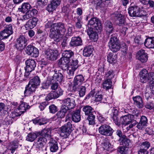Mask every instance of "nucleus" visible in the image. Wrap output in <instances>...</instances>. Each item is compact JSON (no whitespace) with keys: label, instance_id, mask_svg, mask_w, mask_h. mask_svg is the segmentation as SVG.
Instances as JSON below:
<instances>
[{"label":"nucleus","instance_id":"603ef678","mask_svg":"<svg viewBox=\"0 0 154 154\" xmlns=\"http://www.w3.org/2000/svg\"><path fill=\"white\" fill-rule=\"evenodd\" d=\"M134 41L135 43L138 45H141L144 43L143 39L141 38L140 35L136 36L134 39Z\"/></svg>","mask_w":154,"mask_h":154},{"label":"nucleus","instance_id":"052dcab7","mask_svg":"<svg viewBox=\"0 0 154 154\" xmlns=\"http://www.w3.org/2000/svg\"><path fill=\"white\" fill-rule=\"evenodd\" d=\"M76 21V27L78 29H80L82 26V20L81 18L79 17L77 18Z\"/></svg>","mask_w":154,"mask_h":154},{"label":"nucleus","instance_id":"c03bdc74","mask_svg":"<svg viewBox=\"0 0 154 154\" xmlns=\"http://www.w3.org/2000/svg\"><path fill=\"white\" fill-rule=\"evenodd\" d=\"M51 134V131L50 129L47 128L44 129L41 131V133H38V134H40V136L46 138L50 137Z\"/></svg>","mask_w":154,"mask_h":154},{"label":"nucleus","instance_id":"9d476101","mask_svg":"<svg viewBox=\"0 0 154 154\" xmlns=\"http://www.w3.org/2000/svg\"><path fill=\"white\" fill-rule=\"evenodd\" d=\"M62 105L66 107L67 110L73 109L76 106L75 99L72 98H66L62 100Z\"/></svg>","mask_w":154,"mask_h":154},{"label":"nucleus","instance_id":"f257e3e1","mask_svg":"<svg viewBox=\"0 0 154 154\" xmlns=\"http://www.w3.org/2000/svg\"><path fill=\"white\" fill-rule=\"evenodd\" d=\"M66 29L64 24L61 22L56 23L52 25L50 29L49 37L51 38L57 39L61 38L65 34Z\"/></svg>","mask_w":154,"mask_h":154},{"label":"nucleus","instance_id":"c85d7f7f","mask_svg":"<svg viewBox=\"0 0 154 154\" xmlns=\"http://www.w3.org/2000/svg\"><path fill=\"white\" fill-rule=\"evenodd\" d=\"M120 122L122 125H125L132 123L129 115L122 116L120 118Z\"/></svg>","mask_w":154,"mask_h":154},{"label":"nucleus","instance_id":"a19ab883","mask_svg":"<svg viewBox=\"0 0 154 154\" xmlns=\"http://www.w3.org/2000/svg\"><path fill=\"white\" fill-rule=\"evenodd\" d=\"M66 78L68 79H71L73 78L74 74V71L76 69L69 67L67 68Z\"/></svg>","mask_w":154,"mask_h":154},{"label":"nucleus","instance_id":"5fc2aeb1","mask_svg":"<svg viewBox=\"0 0 154 154\" xmlns=\"http://www.w3.org/2000/svg\"><path fill=\"white\" fill-rule=\"evenodd\" d=\"M101 146L104 149L108 150L111 146V144L108 141H106L101 144Z\"/></svg>","mask_w":154,"mask_h":154},{"label":"nucleus","instance_id":"dca6fc26","mask_svg":"<svg viewBox=\"0 0 154 154\" xmlns=\"http://www.w3.org/2000/svg\"><path fill=\"white\" fill-rule=\"evenodd\" d=\"M136 56L138 60L142 63L146 62L148 60V54L144 50L141 49L139 51Z\"/></svg>","mask_w":154,"mask_h":154},{"label":"nucleus","instance_id":"e433bc0d","mask_svg":"<svg viewBox=\"0 0 154 154\" xmlns=\"http://www.w3.org/2000/svg\"><path fill=\"white\" fill-rule=\"evenodd\" d=\"M153 42V37L146 38L144 42V45L148 48H152Z\"/></svg>","mask_w":154,"mask_h":154},{"label":"nucleus","instance_id":"f8f14e48","mask_svg":"<svg viewBox=\"0 0 154 154\" xmlns=\"http://www.w3.org/2000/svg\"><path fill=\"white\" fill-rule=\"evenodd\" d=\"M45 57L49 60H54L57 59L58 52L57 50L48 49L44 52Z\"/></svg>","mask_w":154,"mask_h":154},{"label":"nucleus","instance_id":"58836bf2","mask_svg":"<svg viewBox=\"0 0 154 154\" xmlns=\"http://www.w3.org/2000/svg\"><path fill=\"white\" fill-rule=\"evenodd\" d=\"M63 57L70 62V58L73 56L74 53L71 50H66L63 53Z\"/></svg>","mask_w":154,"mask_h":154},{"label":"nucleus","instance_id":"37998d69","mask_svg":"<svg viewBox=\"0 0 154 154\" xmlns=\"http://www.w3.org/2000/svg\"><path fill=\"white\" fill-rule=\"evenodd\" d=\"M63 78V76L61 73H55L53 76V80L60 82L62 81Z\"/></svg>","mask_w":154,"mask_h":154},{"label":"nucleus","instance_id":"bb28decb","mask_svg":"<svg viewBox=\"0 0 154 154\" xmlns=\"http://www.w3.org/2000/svg\"><path fill=\"white\" fill-rule=\"evenodd\" d=\"M134 103L136 106L139 109H141L143 107V103L141 97L137 96L133 97Z\"/></svg>","mask_w":154,"mask_h":154},{"label":"nucleus","instance_id":"7c9ffc66","mask_svg":"<svg viewBox=\"0 0 154 154\" xmlns=\"http://www.w3.org/2000/svg\"><path fill=\"white\" fill-rule=\"evenodd\" d=\"M109 46L110 50L113 52H116L120 49V45L119 43L109 44Z\"/></svg>","mask_w":154,"mask_h":154},{"label":"nucleus","instance_id":"393cba45","mask_svg":"<svg viewBox=\"0 0 154 154\" xmlns=\"http://www.w3.org/2000/svg\"><path fill=\"white\" fill-rule=\"evenodd\" d=\"M80 110L78 109L71 113V119L74 122H78L80 121Z\"/></svg>","mask_w":154,"mask_h":154},{"label":"nucleus","instance_id":"a18cd8bd","mask_svg":"<svg viewBox=\"0 0 154 154\" xmlns=\"http://www.w3.org/2000/svg\"><path fill=\"white\" fill-rule=\"evenodd\" d=\"M17 147L18 143L16 141H13L10 143L8 146V149L11 151V152L13 153Z\"/></svg>","mask_w":154,"mask_h":154},{"label":"nucleus","instance_id":"de8ad7c7","mask_svg":"<svg viewBox=\"0 0 154 154\" xmlns=\"http://www.w3.org/2000/svg\"><path fill=\"white\" fill-rule=\"evenodd\" d=\"M119 43L118 39L117 37V35L116 33L113 34L111 35V38L110 39L109 44Z\"/></svg>","mask_w":154,"mask_h":154},{"label":"nucleus","instance_id":"bf43d9fd","mask_svg":"<svg viewBox=\"0 0 154 154\" xmlns=\"http://www.w3.org/2000/svg\"><path fill=\"white\" fill-rule=\"evenodd\" d=\"M145 107L147 109L150 110H152L154 108V103L151 102H148L145 104Z\"/></svg>","mask_w":154,"mask_h":154},{"label":"nucleus","instance_id":"412c9836","mask_svg":"<svg viewBox=\"0 0 154 154\" xmlns=\"http://www.w3.org/2000/svg\"><path fill=\"white\" fill-rule=\"evenodd\" d=\"M37 88L35 86L31 84L29 82L25 87L24 91V94L25 96H28L32 94Z\"/></svg>","mask_w":154,"mask_h":154},{"label":"nucleus","instance_id":"b1692460","mask_svg":"<svg viewBox=\"0 0 154 154\" xmlns=\"http://www.w3.org/2000/svg\"><path fill=\"white\" fill-rule=\"evenodd\" d=\"M38 21L36 17H33L27 21L25 24V27L27 29H32L36 26Z\"/></svg>","mask_w":154,"mask_h":154},{"label":"nucleus","instance_id":"338daca9","mask_svg":"<svg viewBox=\"0 0 154 154\" xmlns=\"http://www.w3.org/2000/svg\"><path fill=\"white\" fill-rule=\"evenodd\" d=\"M58 84L56 82L52 83L51 84V88L52 90H56L59 88Z\"/></svg>","mask_w":154,"mask_h":154},{"label":"nucleus","instance_id":"2eb2a0df","mask_svg":"<svg viewBox=\"0 0 154 154\" xmlns=\"http://www.w3.org/2000/svg\"><path fill=\"white\" fill-rule=\"evenodd\" d=\"M84 80V77L82 75L80 74L77 75L74 78L73 87L75 89H79Z\"/></svg>","mask_w":154,"mask_h":154},{"label":"nucleus","instance_id":"6ab92c4d","mask_svg":"<svg viewBox=\"0 0 154 154\" xmlns=\"http://www.w3.org/2000/svg\"><path fill=\"white\" fill-rule=\"evenodd\" d=\"M25 63V70L28 72L34 70L36 66V63L34 60L28 59L26 61Z\"/></svg>","mask_w":154,"mask_h":154},{"label":"nucleus","instance_id":"864d4df0","mask_svg":"<svg viewBox=\"0 0 154 154\" xmlns=\"http://www.w3.org/2000/svg\"><path fill=\"white\" fill-rule=\"evenodd\" d=\"M45 144H43V143H41V142H37L36 143V147L39 150L43 151L46 149L45 145Z\"/></svg>","mask_w":154,"mask_h":154},{"label":"nucleus","instance_id":"c756f323","mask_svg":"<svg viewBox=\"0 0 154 154\" xmlns=\"http://www.w3.org/2000/svg\"><path fill=\"white\" fill-rule=\"evenodd\" d=\"M51 151L52 152H56L58 149L57 143L55 140L52 139L49 142Z\"/></svg>","mask_w":154,"mask_h":154},{"label":"nucleus","instance_id":"9b49d317","mask_svg":"<svg viewBox=\"0 0 154 154\" xmlns=\"http://www.w3.org/2000/svg\"><path fill=\"white\" fill-rule=\"evenodd\" d=\"M94 96V101L96 102L100 101L103 98V96L101 92L96 91L95 89L92 90L90 93L87 95L86 99H88L91 97Z\"/></svg>","mask_w":154,"mask_h":154},{"label":"nucleus","instance_id":"09e8293b","mask_svg":"<svg viewBox=\"0 0 154 154\" xmlns=\"http://www.w3.org/2000/svg\"><path fill=\"white\" fill-rule=\"evenodd\" d=\"M114 73L112 70H110L107 71L105 73V77L107 79H110L111 80L114 77Z\"/></svg>","mask_w":154,"mask_h":154},{"label":"nucleus","instance_id":"4be33fe9","mask_svg":"<svg viewBox=\"0 0 154 154\" xmlns=\"http://www.w3.org/2000/svg\"><path fill=\"white\" fill-rule=\"evenodd\" d=\"M69 62L63 57L58 61V65L63 70H65L69 67L68 64Z\"/></svg>","mask_w":154,"mask_h":154},{"label":"nucleus","instance_id":"5701e85b","mask_svg":"<svg viewBox=\"0 0 154 154\" xmlns=\"http://www.w3.org/2000/svg\"><path fill=\"white\" fill-rule=\"evenodd\" d=\"M148 124V120L147 118L145 116H142L141 117L140 121L136 127L138 129L142 130L145 127L147 126Z\"/></svg>","mask_w":154,"mask_h":154},{"label":"nucleus","instance_id":"0eeeda50","mask_svg":"<svg viewBox=\"0 0 154 154\" xmlns=\"http://www.w3.org/2000/svg\"><path fill=\"white\" fill-rule=\"evenodd\" d=\"M88 28H91L100 31L102 29V25L100 20L97 17L91 18L88 23Z\"/></svg>","mask_w":154,"mask_h":154},{"label":"nucleus","instance_id":"473e14b6","mask_svg":"<svg viewBox=\"0 0 154 154\" xmlns=\"http://www.w3.org/2000/svg\"><path fill=\"white\" fill-rule=\"evenodd\" d=\"M117 55L110 52L107 56V61L110 63H115L117 61Z\"/></svg>","mask_w":154,"mask_h":154},{"label":"nucleus","instance_id":"4c0bfd02","mask_svg":"<svg viewBox=\"0 0 154 154\" xmlns=\"http://www.w3.org/2000/svg\"><path fill=\"white\" fill-rule=\"evenodd\" d=\"M31 6L28 3H24L21 5V8H19L18 10L19 11L24 13L26 11H29L31 8Z\"/></svg>","mask_w":154,"mask_h":154},{"label":"nucleus","instance_id":"423d86ee","mask_svg":"<svg viewBox=\"0 0 154 154\" xmlns=\"http://www.w3.org/2000/svg\"><path fill=\"white\" fill-rule=\"evenodd\" d=\"M99 133L101 135L106 136H111L112 135L114 130L109 125L103 124L98 128Z\"/></svg>","mask_w":154,"mask_h":154},{"label":"nucleus","instance_id":"69168bd1","mask_svg":"<svg viewBox=\"0 0 154 154\" xmlns=\"http://www.w3.org/2000/svg\"><path fill=\"white\" fill-rule=\"evenodd\" d=\"M48 120L45 118H42L39 119L38 121V125H44L47 123Z\"/></svg>","mask_w":154,"mask_h":154},{"label":"nucleus","instance_id":"20e7f679","mask_svg":"<svg viewBox=\"0 0 154 154\" xmlns=\"http://www.w3.org/2000/svg\"><path fill=\"white\" fill-rule=\"evenodd\" d=\"M141 8L137 6H131L128 8V13L131 17L143 16L144 14V10L143 7Z\"/></svg>","mask_w":154,"mask_h":154},{"label":"nucleus","instance_id":"2f4dec72","mask_svg":"<svg viewBox=\"0 0 154 154\" xmlns=\"http://www.w3.org/2000/svg\"><path fill=\"white\" fill-rule=\"evenodd\" d=\"M67 110L65 107L62 106L60 110L57 112L56 115L58 118L60 119L63 118L67 113Z\"/></svg>","mask_w":154,"mask_h":154},{"label":"nucleus","instance_id":"a211bd4d","mask_svg":"<svg viewBox=\"0 0 154 154\" xmlns=\"http://www.w3.org/2000/svg\"><path fill=\"white\" fill-rule=\"evenodd\" d=\"M60 2L61 0H52L50 4L48 5L47 10L50 12L53 11L60 5Z\"/></svg>","mask_w":154,"mask_h":154},{"label":"nucleus","instance_id":"1a4fd4ad","mask_svg":"<svg viewBox=\"0 0 154 154\" xmlns=\"http://www.w3.org/2000/svg\"><path fill=\"white\" fill-rule=\"evenodd\" d=\"M27 39L23 35H21L17 39L15 45L17 50L20 51L23 49L26 46Z\"/></svg>","mask_w":154,"mask_h":154},{"label":"nucleus","instance_id":"72a5a7b5","mask_svg":"<svg viewBox=\"0 0 154 154\" xmlns=\"http://www.w3.org/2000/svg\"><path fill=\"white\" fill-rule=\"evenodd\" d=\"M112 83L111 79H106L103 82V88L106 90L110 89L112 87Z\"/></svg>","mask_w":154,"mask_h":154},{"label":"nucleus","instance_id":"0e129e2a","mask_svg":"<svg viewBox=\"0 0 154 154\" xmlns=\"http://www.w3.org/2000/svg\"><path fill=\"white\" fill-rule=\"evenodd\" d=\"M28 11L31 17L36 16L38 13V11L35 9H33L31 10Z\"/></svg>","mask_w":154,"mask_h":154},{"label":"nucleus","instance_id":"774afa93","mask_svg":"<svg viewBox=\"0 0 154 154\" xmlns=\"http://www.w3.org/2000/svg\"><path fill=\"white\" fill-rule=\"evenodd\" d=\"M46 141L47 140L46 138L40 136V137L38 139V140L37 142H39V143L41 142V143H43V144H45Z\"/></svg>","mask_w":154,"mask_h":154},{"label":"nucleus","instance_id":"49530a36","mask_svg":"<svg viewBox=\"0 0 154 154\" xmlns=\"http://www.w3.org/2000/svg\"><path fill=\"white\" fill-rule=\"evenodd\" d=\"M140 146V149L147 150L150 146V143L149 142L145 141L141 143Z\"/></svg>","mask_w":154,"mask_h":154},{"label":"nucleus","instance_id":"f3484780","mask_svg":"<svg viewBox=\"0 0 154 154\" xmlns=\"http://www.w3.org/2000/svg\"><path fill=\"white\" fill-rule=\"evenodd\" d=\"M115 20L119 26H122L125 24V20L124 17L121 14L118 12L114 13L112 14Z\"/></svg>","mask_w":154,"mask_h":154},{"label":"nucleus","instance_id":"4468645a","mask_svg":"<svg viewBox=\"0 0 154 154\" xmlns=\"http://www.w3.org/2000/svg\"><path fill=\"white\" fill-rule=\"evenodd\" d=\"M26 52L27 54L35 57H37L39 54V51L38 49L31 45L26 47Z\"/></svg>","mask_w":154,"mask_h":154},{"label":"nucleus","instance_id":"ddd939ff","mask_svg":"<svg viewBox=\"0 0 154 154\" xmlns=\"http://www.w3.org/2000/svg\"><path fill=\"white\" fill-rule=\"evenodd\" d=\"M30 107L28 104L26 103H23L20 104L18 107V110L19 111L18 112H14L12 113V117L20 116L26 110L29 109Z\"/></svg>","mask_w":154,"mask_h":154},{"label":"nucleus","instance_id":"f03ea898","mask_svg":"<svg viewBox=\"0 0 154 154\" xmlns=\"http://www.w3.org/2000/svg\"><path fill=\"white\" fill-rule=\"evenodd\" d=\"M82 110L84 112L85 115L87 116V120L90 125H93L95 123V112L94 109L89 105L83 106Z\"/></svg>","mask_w":154,"mask_h":154},{"label":"nucleus","instance_id":"a878e982","mask_svg":"<svg viewBox=\"0 0 154 154\" xmlns=\"http://www.w3.org/2000/svg\"><path fill=\"white\" fill-rule=\"evenodd\" d=\"M82 44V40L79 36L72 37L69 44L72 47L79 46L81 45Z\"/></svg>","mask_w":154,"mask_h":154},{"label":"nucleus","instance_id":"79ce46f5","mask_svg":"<svg viewBox=\"0 0 154 154\" xmlns=\"http://www.w3.org/2000/svg\"><path fill=\"white\" fill-rule=\"evenodd\" d=\"M38 134V133L31 132L29 133L26 137V140L28 141L32 142L35 140Z\"/></svg>","mask_w":154,"mask_h":154},{"label":"nucleus","instance_id":"39448f33","mask_svg":"<svg viewBox=\"0 0 154 154\" xmlns=\"http://www.w3.org/2000/svg\"><path fill=\"white\" fill-rule=\"evenodd\" d=\"M72 126L71 122H68L60 128V136L63 138H67L72 131Z\"/></svg>","mask_w":154,"mask_h":154},{"label":"nucleus","instance_id":"6e6552de","mask_svg":"<svg viewBox=\"0 0 154 154\" xmlns=\"http://www.w3.org/2000/svg\"><path fill=\"white\" fill-rule=\"evenodd\" d=\"M63 91L60 87L54 91H51L49 93L45 98L46 101H49L58 98L63 94Z\"/></svg>","mask_w":154,"mask_h":154},{"label":"nucleus","instance_id":"3c124183","mask_svg":"<svg viewBox=\"0 0 154 154\" xmlns=\"http://www.w3.org/2000/svg\"><path fill=\"white\" fill-rule=\"evenodd\" d=\"M78 61L77 59H73L71 62L70 66L69 67H72V68L76 69L78 67Z\"/></svg>","mask_w":154,"mask_h":154},{"label":"nucleus","instance_id":"4d7b16f0","mask_svg":"<svg viewBox=\"0 0 154 154\" xmlns=\"http://www.w3.org/2000/svg\"><path fill=\"white\" fill-rule=\"evenodd\" d=\"M10 35H8L7 32H4V30H3L0 32V40L7 38Z\"/></svg>","mask_w":154,"mask_h":154},{"label":"nucleus","instance_id":"13d9d810","mask_svg":"<svg viewBox=\"0 0 154 154\" xmlns=\"http://www.w3.org/2000/svg\"><path fill=\"white\" fill-rule=\"evenodd\" d=\"M49 108L51 113H55L58 111L57 107L54 104L50 106Z\"/></svg>","mask_w":154,"mask_h":154},{"label":"nucleus","instance_id":"c9c22d12","mask_svg":"<svg viewBox=\"0 0 154 154\" xmlns=\"http://www.w3.org/2000/svg\"><path fill=\"white\" fill-rule=\"evenodd\" d=\"M118 141L121 145H122L123 146H127L129 145V139L125 135L123 136L122 138H119Z\"/></svg>","mask_w":154,"mask_h":154},{"label":"nucleus","instance_id":"ea45409f","mask_svg":"<svg viewBox=\"0 0 154 154\" xmlns=\"http://www.w3.org/2000/svg\"><path fill=\"white\" fill-rule=\"evenodd\" d=\"M29 82L37 88L38 86L40 85V80L38 76H36L30 80Z\"/></svg>","mask_w":154,"mask_h":154},{"label":"nucleus","instance_id":"680f3d73","mask_svg":"<svg viewBox=\"0 0 154 154\" xmlns=\"http://www.w3.org/2000/svg\"><path fill=\"white\" fill-rule=\"evenodd\" d=\"M48 103L47 101L41 103L40 104L38 107L41 111H43L44 109L46 106L48 105Z\"/></svg>","mask_w":154,"mask_h":154},{"label":"nucleus","instance_id":"f704fd0d","mask_svg":"<svg viewBox=\"0 0 154 154\" xmlns=\"http://www.w3.org/2000/svg\"><path fill=\"white\" fill-rule=\"evenodd\" d=\"M93 49L91 46L85 47L83 50V55L85 57H88L92 54Z\"/></svg>","mask_w":154,"mask_h":154},{"label":"nucleus","instance_id":"e2e57ef3","mask_svg":"<svg viewBox=\"0 0 154 154\" xmlns=\"http://www.w3.org/2000/svg\"><path fill=\"white\" fill-rule=\"evenodd\" d=\"M86 92V88L85 87L82 86L79 91V95L80 97H83L85 94Z\"/></svg>","mask_w":154,"mask_h":154},{"label":"nucleus","instance_id":"8fccbe9b","mask_svg":"<svg viewBox=\"0 0 154 154\" xmlns=\"http://www.w3.org/2000/svg\"><path fill=\"white\" fill-rule=\"evenodd\" d=\"M4 32H7L8 35H11L13 34V32L12 29V26L11 24H9L5 27Z\"/></svg>","mask_w":154,"mask_h":154},{"label":"nucleus","instance_id":"aec40b11","mask_svg":"<svg viewBox=\"0 0 154 154\" xmlns=\"http://www.w3.org/2000/svg\"><path fill=\"white\" fill-rule=\"evenodd\" d=\"M104 30L106 34L109 37L111 34L113 32L114 28L112 23L110 21H106L104 24Z\"/></svg>","mask_w":154,"mask_h":154},{"label":"nucleus","instance_id":"7ed1b4c3","mask_svg":"<svg viewBox=\"0 0 154 154\" xmlns=\"http://www.w3.org/2000/svg\"><path fill=\"white\" fill-rule=\"evenodd\" d=\"M141 82L143 83L146 82L147 81L154 84V72L148 73V71L145 69L142 70L139 73Z\"/></svg>","mask_w":154,"mask_h":154},{"label":"nucleus","instance_id":"cd10ccee","mask_svg":"<svg viewBox=\"0 0 154 154\" xmlns=\"http://www.w3.org/2000/svg\"><path fill=\"white\" fill-rule=\"evenodd\" d=\"M87 33L91 39L94 42L97 41L98 39V35L96 31H94L92 28H88L87 29Z\"/></svg>","mask_w":154,"mask_h":154},{"label":"nucleus","instance_id":"6e6d98bb","mask_svg":"<svg viewBox=\"0 0 154 154\" xmlns=\"http://www.w3.org/2000/svg\"><path fill=\"white\" fill-rule=\"evenodd\" d=\"M128 148L125 146H123L119 147L118 151L121 154H125L127 152Z\"/></svg>","mask_w":154,"mask_h":154}]
</instances>
